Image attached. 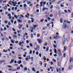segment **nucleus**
I'll return each instance as SVG.
<instances>
[{"label":"nucleus","instance_id":"nucleus-1","mask_svg":"<svg viewBox=\"0 0 73 73\" xmlns=\"http://www.w3.org/2000/svg\"><path fill=\"white\" fill-rule=\"evenodd\" d=\"M37 40L38 41L39 44H41V42H42V40H41V39H37Z\"/></svg>","mask_w":73,"mask_h":73},{"label":"nucleus","instance_id":"nucleus-2","mask_svg":"<svg viewBox=\"0 0 73 73\" xmlns=\"http://www.w3.org/2000/svg\"><path fill=\"white\" fill-rule=\"evenodd\" d=\"M59 37V36L58 35H55L53 37L54 39H57V38H58Z\"/></svg>","mask_w":73,"mask_h":73},{"label":"nucleus","instance_id":"nucleus-3","mask_svg":"<svg viewBox=\"0 0 73 73\" xmlns=\"http://www.w3.org/2000/svg\"><path fill=\"white\" fill-rule=\"evenodd\" d=\"M21 27H23L22 25H19L18 27L19 29H21Z\"/></svg>","mask_w":73,"mask_h":73},{"label":"nucleus","instance_id":"nucleus-4","mask_svg":"<svg viewBox=\"0 0 73 73\" xmlns=\"http://www.w3.org/2000/svg\"><path fill=\"white\" fill-rule=\"evenodd\" d=\"M8 16L9 17V19H11V18H12L11 15L10 14H9L8 15Z\"/></svg>","mask_w":73,"mask_h":73},{"label":"nucleus","instance_id":"nucleus-5","mask_svg":"<svg viewBox=\"0 0 73 73\" xmlns=\"http://www.w3.org/2000/svg\"><path fill=\"white\" fill-rule=\"evenodd\" d=\"M19 45H20V46H23V45L22 44V43H21V42H20L19 43Z\"/></svg>","mask_w":73,"mask_h":73},{"label":"nucleus","instance_id":"nucleus-6","mask_svg":"<svg viewBox=\"0 0 73 73\" xmlns=\"http://www.w3.org/2000/svg\"><path fill=\"white\" fill-rule=\"evenodd\" d=\"M72 68H73V66L72 65H70L69 67V69L71 70V69H72Z\"/></svg>","mask_w":73,"mask_h":73},{"label":"nucleus","instance_id":"nucleus-7","mask_svg":"<svg viewBox=\"0 0 73 73\" xmlns=\"http://www.w3.org/2000/svg\"><path fill=\"white\" fill-rule=\"evenodd\" d=\"M14 59H13L11 60V61L10 62V64H12V63H13V62H14Z\"/></svg>","mask_w":73,"mask_h":73},{"label":"nucleus","instance_id":"nucleus-8","mask_svg":"<svg viewBox=\"0 0 73 73\" xmlns=\"http://www.w3.org/2000/svg\"><path fill=\"white\" fill-rule=\"evenodd\" d=\"M11 41L12 44H14V43H15V41L13 40V39H11Z\"/></svg>","mask_w":73,"mask_h":73},{"label":"nucleus","instance_id":"nucleus-9","mask_svg":"<svg viewBox=\"0 0 73 73\" xmlns=\"http://www.w3.org/2000/svg\"><path fill=\"white\" fill-rule=\"evenodd\" d=\"M70 62H71L72 61L73 62V58H72V57L70 58Z\"/></svg>","mask_w":73,"mask_h":73},{"label":"nucleus","instance_id":"nucleus-10","mask_svg":"<svg viewBox=\"0 0 73 73\" xmlns=\"http://www.w3.org/2000/svg\"><path fill=\"white\" fill-rule=\"evenodd\" d=\"M38 27V25H34L33 28H36V27Z\"/></svg>","mask_w":73,"mask_h":73},{"label":"nucleus","instance_id":"nucleus-11","mask_svg":"<svg viewBox=\"0 0 73 73\" xmlns=\"http://www.w3.org/2000/svg\"><path fill=\"white\" fill-rule=\"evenodd\" d=\"M14 17H15L16 19H17L19 18V17H17V15H14Z\"/></svg>","mask_w":73,"mask_h":73},{"label":"nucleus","instance_id":"nucleus-12","mask_svg":"<svg viewBox=\"0 0 73 73\" xmlns=\"http://www.w3.org/2000/svg\"><path fill=\"white\" fill-rule=\"evenodd\" d=\"M13 37L14 38H17V36L15 35H13Z\"/></svg>","mask_w":73,"mask_h":73},{"label":"nucleus","instance_id":"nucleus-13","mask_svg":"<svg viewBox=\"0 0 73 73\" xmlns=\"http://www.w3.org/2000/svg\"><path fill=\"white\" fill-rule=\"evenodd\" d=\"M54 53H56V54H57V50H56V48H54Z\"/></svg>","mask_w":73,"mask_h":73},{"label":"nucleus","instance_id":"nucleus-14","mask_svg":"<svg viewBox=\"0 0 73 73\" xmlns=\"http://www.w3.org/2000/svg\"><path fill=\"white\" fill-rule=\"evenodd\" d=\"M31 23H33L34 22V19L33 18H31Z\"/></svg>","mask_w":73,"mask_h":73},{"label":"nucleus","instance_id":"nucleus-15","mask_svg":"<svg viewBox=\"0 0 73 73\" xmlns=\"http://www.w3.org/2000/svg\"><path fill=\"white\" fill-rule=\"evenodd\" d=\"M48 45V43L47 42H46V43H44V46H47Z\"/></svg>","mask_w":73,"mask_h":73},{"label":"nucleus","instance_id":"nucleus-16","mask_svg":"<svg viewBox=\"0 0 73 73\" xmlns=\"http://www.w3.org/2000/svg\"><path fill=\"white\" fill-rule=\"evenodd\" d=\"M43 3V2H40V6L41 7H42V3Z\"/></svg>","mask_w":73,"mask_h":73},{"label":"nucleus","instance_id":"nucleus-17","mask_svg":"<svg viewBox=\"0 0 73 73\" xmlns=\"http://www.w3.org/2000/svg\"><path fill=\"white\" fill-rule=\"evenodd\" d=\"M25 60L26 61H28V56H27V58H26Z\"/></svg>","mask_w":73,"mask_h":73},{"label":"nucleus","instance_id":"nucleus-18","mask_svg":"<svg viewBox=\"0 0 73 73\" xmlns=\"http://www.w3.org/2000/svg\"><path fill=\"white\" fill-rule=\"evenodd\" d=\"M18 21H19V23H21V22H22V21H21L20 19H18Z\"/></svg>","mask_w":73,"mask_h":73},{"label":"nucleus","instance_id":"nucleus-19","mask_svg":"<svg viewBox=\"0 0 73 73\" xmlns=\"http://www.w3.org/2000/svg\"><path fill=\"white\" fill-rule=\"evenodd\" d=\"M35 50H36V51H38V50H39V48H36L35 49Z\"/></svg>","mask_w":73,"mask_h":73},{"label":"nucleus","instance_id":"nucleus-20","mask_svg":"<svg viewBox=\"0 0 73 73\" xmlns=\"http://www.w3.org/2000/svg\"><path fill=\"white\" fill-rule=\"evenodd\" d=\"M64 28H66V25L64 24Z\"/></svg>","mask_w":73,"mask_h":73},{"label":"nucleus","instance_id":"nucleus-21","mask_svg":"<svg viewBox=\"0 0 73 73\" xmlns=\"http://www.w3.org/2000/svg\"><path fill=\"white\" fill-rule=\"evenodd\" d=\"M23 7H24L25 8L26 7H27V5H26V4H24Z\"/></svg>","mask_w":73,"mask_h":73},{"label":"nucleus","instance_id":"nucleus-22","mask_svg":"<svg viewBox=\"0 0 73 73\" xmlns=\"http://www.w3.org/2000/svg\"><path fill=\"white\" fill-rule=\"evenodd\" d=\"M58 66H60L61 65V63L60 62L58 63Z\"/></svg>","mask_w":73,"mask_h":73},{"label":"nucleus","instance_id":"nucleus-23","mask_svg":"<svg viewBox=\"0 0 73 73\" xmlns=\"http://www.w3.org/2000/svg\"><path fill=\"white\" fill-rule=\"evenodd\" d=\"M7 67H8L9 68H12V66H9V65L8 66H7Z\"/></svg>","mask_w":73,"mask_h":73},{"label":"nucleus","instance_id":"nucleus-24","mask_svg":"<svg viewBox=\"0 0 73 73\" xmlns=\"http://www.w3.org/2000/svg\"><path fill=\"white\" fill-rule=\"evenodd\" d=\"M25 17H26V18H29V17L27 15H25Z\"/></svg>","mask_w":73,"mask_h":73},{"label":"nucleus","instance_id":"nucleus-25","mask_svg":"<svg viewBox=\"0 0 73 73\" xmlns=\"http://www.w3.org/2000/svg\"><path fill=\"white\" fill-rule=\"evenodd\" d=\"M27 4L28 5H29L31 4V2L28 1L27 2Z\"/></svg>","mask_w":73,"mask_h":73},{"label":"nucleus","instance_id":"nucleus-26","mask_svg":"<svg viewBox=\"0 0 73 73\" xmlns=\"http://www.w3.org/2000/svg\"><path fill=\"white\" fill-rule=\"evenodd\" d=\"M42 62L41 61H40L39 62V64L41 65H42Z\"/></svg>","mask_w":73,"mask_h":73},{"label":"nucleus","instance_id":"nucleus-27","mask_svg":"<svg viewBox=\"0 0 73 73\" xmlns=\"http://www.w3.org/2000/svg\"><path fill=\"white\" fill-rule=\"evenodd\" d=\"M9 49L11 50H12V49H13V47H12L10 46L9 47Z\"/></svg>","mask_w":73,"mask_h":73},{"label":"nucleus","instance_id":"nucleus-28","mask_svg":"<svg viewBox=\"0 0 73 73\" xmlns=\"http://www.w3.org/2000/svg\"><path fill=\"white\" fill-rule=\"evenodd\" d=\"M46 51H48L49 50V47H47L46 48Z\"/></svg>","mask_w":73,"mask_h":73},{"label":"nucleus","instance_id":"nucleus-29","mask_svg":"<svg viewBox=\"0 0 73 73\" xmlns=\"http://www.w3.org/2000/svg\"><path fill=\"white\" fill-rule=\"evenodd\" d=\"M65 41L64 40L63 42V45H65Z\"/></svg>","mask_w":73,"mask_h":73},{"label":"nucleus","instance_id":"nucleus-30","mask_svg":"<svg viewBox=\"0 0 73 73\" xmlns=\"http://www.w3.org/2000/svg\"><path fill=\"white\" fill-rule=\"evenodd\" d=\"M5 24H7V23H8V21L7 20L5 21Z\"/></svg>","mask_w":73,"mask_h":73},{"label":"nucleus","instance_id":"nucleus-31","mask_svg":"<svg viewBox=\"0 0 73 73\" xmlns=\"http://www.w3.org/2000/svg\"><path fill=\"white\" fill-rule=\"evenodd\" d=\"M43 59L44 60H46V57H45V56H44L43 58Z\"/></svg>","mask_w":73,"mask_h":73},{"label":"nucleus","instance_id":"nucleus-32","mask_svg":"<svg viewBox=\"0 0 73 73\" xmlns=\"http://www.w3.org/2000/svg\"><path fill=\"white\" fill-rule=\"evenodd\" d=\"M60 23H62V19H60Z\"/></svg>","mask_w":73,"mask_h":73},{"label":"nucleus","instance_id":"nucleus-33","mask_svg":"<svg viewBox=\"0 0 73 73\" xmlns=\"http://www.w3.org/2000/svg\"><path fill=\"white\" fill-rule=\"evenodd\" d=\"M47 19H48V20L49 21V20H50L51 19V18H50L49 17H48L47 18Z\"/></svg>","mask_w":73,"mask_h":73},{"label":"nucleus","instance_id":"nucleus-34","mask_svg":"<svg viewBox=\"0 0 73 73\" xmlns=\"http://www.w3.org/2000/svg\"><path fill=\"white\" fill-rule=\"evenodd\" d=\"M12 29L13 31H16V30L14 28H12Z\"/></svg>","mask_w":73,"mask_h":73},{"label":"nucleus","instance_id":"nucleus-35","mask_svg":"<svg viewBox=\"0 0 73 73\" xmlns=\"http://www.w3.org/2000/svg\"><path fill=\"white\" fill-rule=\"evenodd\" d=\"M8 25H11V23L10 21L8 22Z\"/></svg>","mask_w":73,"mask_h":73},{"label":"nucleus","instance_id":"nucleus-36","mask_svg":"<svg viewBox=\"0 0 73 73\" xmlns=\"http://www.w3.org/2000/svg\"><path fill=\"white\" fill-rule=\"evenodd\" d=\"M32 70L34 71V72H35V68H32Z\"/></svg>","mask_w":73,"mask_h":73},{"label":"nucleus","instance_id":"nucleus-37","mask_svg":"<svg viewBox=\"0 0 73 73\" xmlns=\"http://www.w3.org/2000/svg\"><path fill=\"white\" fill-rule=\"evenodd\" d=\"M32 50H30V52H29L30 54H32Z\"/></svg>","mask_w":73,"mask_h":73},{"label":"nucleus","instance_id":"nucleus-38","mask_svg":"<svg viewBox=\"0 0 73 73\" xmlns=\"http://www.w3.org/2000/svg\"><path fill=\"white\" fill-rule=\"evenodd\" d=\"M24 70L25 71L27 70V67H25Z\"/></svg>","mask_w":73,"mask_h":73},{"label":"nucleus","instance_id":"nucleus-39","mask_svg":"<svg viewBox=\"0 0 73 73\" xmlns=\"http://www.w3.org/2000/svg\"><path fill=\"white\" fill-rule=\"evenodd\" d=\"M42 9L43 11H44L45 9H46V8L45 7H43Z\"/></svg>","mask_w":73,"mask_h":73},{"label":"nucleus","instance_id":"nucleus-40","mask_svg":"<svg viewBox=\"0 0 73 73\" xmlns=\"http://www.w3.org/2000/svg\"><path fill=\"white\" fill-rule=\"evenodd\" d=\"M30 46H31V47H32L33 46V45L31 43H30Z\"/></svg>","mask_w":73,"mask_h":73},{"label":"nucleus","instance_id":"nucleus-41","mask_svg":"<svg viewBox=\"0 0 73 73\" xmlns=\"http://www.w3.org/2000/svg\"><path fill=\"white\" fill-rule=\"evenodd\" d=\"M20 16L21 17H22V18H23L24 17V15H21Z\"/></svg>","mask_w":73,"mask_h":73},{"label":"nucleus","instance_id":"nucleus-42","mask_svg":"<svg viewBox=\"0 0 73 73\" xmlns=\"http://www.w3.org/2000/svg\"><path fill=\"white\" fill-rule=\"evenodd\" d=\"M20 69V66H19L17 68V70H19Z\"/></svg>","mask_w":73,"mask_h":73},{"label":"nucleus","instance_id":"nucleus-43","mask_svg":"<svg viewBox=\"0 0 73 73\" xmlns=\"http://www.w3.org/2000/svg\"><path fill=\"white\" fill-rule=\"evenodd\" d=\"M4 9L5 10H7L8 9V8H7V7H4Z\"/></svg>","mask_w":73,"mask_h":73},{"label":"nucleus","instance_id":"nucleus-44","mask_svg":"<svg viewBox=\"0 0 73 73\" xmlns=\"http://www.w3.org/2000/svg\"><path fill=\"white\" fill-rule=\"evenodd\" d=\"M60 7H64V5H63L62 4H61L60 5Z\"/></svg>","mask_w":73,"mask_h":73},{"label":"nucleus","instance_id":"nucleus-45","mask_svg":"<svg viewBox=\"0 0 73 73\" xmlns=\"http://www.w3.org/2000/svg\"><path fill=\"white\" fill-rule=\"evenodd\" d=\"M43 21H44V19H42L40 20V22H42H42H43Z\"/></svg>","mask_w":73,"mask_h":73},{"label":"nucleus","instance_id":"nucleus-46","mask_svg":"<svg viewBox=\"0 0 73 73\" xmlns=\"http://www.w3.org/2000/svg\"><path fill=\"white\" fill-rule=\"evenodd\" d=\"M3 62H5V60H1V62H0L1 63H2Z\"/></svg>","mask_w":73,"mask_h":73},{"label":"nucleus","instance_id":"nucleus-47","mask_svg":"<svg viewBox=\"0 0 73 73\" xmlns=\"http://www.w3.org/2000/svg\"><path fill=\"white\" fill-rule=\"evenodd\" d=\"M53 15L52 14H50V17H53Z\"/></svg>","mask_w":73,"mask_h":73},{"label":"nucleus","instance_id":"nucleus-48","mask_svg":"<svg viewBox=\"0 0 73 73\" xmlns=\"http://www.w3.org/2000/svg\"><path fill=\"white\" fill-rule=\"evenodd\" d=\"M54 47L55 48H57V45H56L55 46H54Z\"/></svg>","mask_w":73,"mask_h":73},{"label":"nucleus","instance_id":"nucleus-49","mask_svg":"<svg viewBox=\"0 0 73 73\" xmlns=\"http://www.w3.org/2000/svg\"><path fill=\"white\" fill-rule=\"evenodd\" d=\"M64 50L65 51V50H66V46L64 47Z\"/></svg>","mask_w":73,"mask_h":73},{"label":"nucleus","instance_id":"nucleus-50","mask_svg":"<svg viewBox=\"0 0 73 73\" xmlns=\"http://www.w3.org/2000/svg\"><path fill=\"white\" fill-rule=\"evenodd\" d=\"M58 54L60 56H61V53H58Z\"/></svg>","mask_w":73,"mask_h":73},{"label":"nucleus","instance_id":"nucleus-51","mask_svg":"<svg viewBox=\"0 0 73 73\" xmlns=\"http://www.w3.org/2000/svg\"><path fill=\"white\" fill-rule=\"evenodd\" d=\"M64 11L65 13H67L68 12L66 10H64Z\"/></svg>","mask_w":73,"mask_h":73},{"label":"nucleus","instance_id":"nucleus-52","mask_svg":"<svg viewBox=\"0 0 73 73\" xmlns=\"http://www.w3.org/2000/svg\"><path fill=\"white\" fill-rule=\"evenodd\" d=\"M36 12L37 13H38L39 12V10L37 9L36 10Z\"/></svg>","mask_w":73,"mask_h":73},{"label":"nucleus","instance_id":"nucleus-53","mask_svg":"<svg viewBox=\"0 0 73 73\" xmlns=\"http://www.w3.org/2000/svg\"><path fill=\"white\" fill-rule=\"evenodd\" d=\"M39 36H40V34H38L37 35V37H39Z\"/></svg>","mask_w":73,"mask_h":73},{"label":"nucleus","instance_id":"nucleus-54","mask_svg":"<svg viewBox=\"0 0 73 73\" xmlns=\"http://www.w3.org/2000/svg\"><path fill=\"white\" fill-rule=\"evenodd\" d=\"M18 58L19 59V60H21V57H19Z\"/></svg>","mask_w":73,"mask_h":73},{"label":"nucleus","instance_id":"nucleus-55","mask_svg":"<svg viewBox=\"0 0 73 73\" xmlns=\"http://www.w3.org/2000/svg\"><path fill=\"white\" fill-rule=\"evenodd\" d=\"M61 1H59L57 3V4H59L60 3H61Z\"/></svg>","mask_w":73,"mask_h":73},{"label":"nucleus","instance_id":"nucleus-56","mask_svg":"<svg viewBox=\"0 0 73 73\" xmlns=\"http://www.w3.org/2000/svg\"><path fill=\"white\" fill-rule=\"evenodd\" d=\"M15 11H16V10H17V7H15Z\"/></svg>","mask_w":73,"mask_h":73},{"label":"nucleus","instance_id":"nucleus-57","mask_svg":"<svg viewBox=\"0 0 73 73\" xmlns=\"http://www.w3.org/2000/svg\"><path fill=\"white\" fill-rule=\"evenodd\" d=\"M20 66H21V67L22 68H23V65L22 64L20 65Z\"/></svg>","mask_w":73,"mask_h":73},{"label":"nucleus","instance_id":"nucleus-58","mask_svg":"<svg viewBox=\"0 0 73 73\" xmlns=\"http://www.w3.org/2000/svg\"><path fill=\"white\" fill-rule=\"evenodd\" d=\"M33 34H31V38H33Z\"/></svg>","mask_w":73,"mask_h":73},{"label":"nucleus","instance_id":"nucleus-59","mask_svg":"<svg viewBox=\"0 0 73 73\" xmlns=\"http://www.w3.org/2000/svg\"><path fill=\"white\" fill-rule=\"evenodd\" d=\"M15 42L16 44H18V43H19V41H15Z\"/></svg>","mask_w":73,"mask_h":73},{"label":"nucleus","instance_id":"nucleus-60","mask_svg":"<svg viewBox=\"0 0 73 73\" xmlns=\"http://www.w3.org/2000/svg\"><path fill=\"white\" fill-rule=\"evenodd\" d=\"M71 17H73V12L71 14Z\"/></svg>","mask_w":73,"mask_h":73},{"label":"nucleus","instance_id":"nucleus-61","mask_svg":"<svg viewBox=\"0 0 73 73\" xmlns=\"http://www.w3.org/2000/svg\"><path fill=\"white\" fill-rule=\"evenodd\" d=\"M36 55H38V52H36Z\"/></svg>","mask_w":73,"mask_h":73},{"label":"nucleus","instance_id":"nucleus-62","mask_svg":"<svg viewBox=\"0 0 73 73\" xmlns=\"http://www.w3.org/2000/svg\"><path fill=\"white\" fill-rule=\"evenodd\" d=\"M35 50H34L33 51V54H35Z\"/></svg>","mask_w":73,"mask_h":73},{"label":"nucleus","instance_id":"nucleus-63","mask_svg":"<svg viewBox=\"0 0 73 73\" xmlns=\"http://www.w3.org/2000/svg\"><path fill=\"white\" fill-rule=\"evenodd\" d=\"M31 21L29 20L28 21V23H29V24H30V23H31Z\"/></svg>","mask_w":73,"mask_h":73},{"label":"nucleus","instance_id":"nucleus-64","mask_svg":"<svg viewBox=\"0 0 73 73\" xmlns=\"http://www.w3.org/2000/svg\"><path fill=\"white\" fill-rule=\"evenodd\" d=\"M53 5H51L50 7V8H51V9H52V8H53Z\"/></svg>","mask_w":73,"mask_h":73}]
</instances>
